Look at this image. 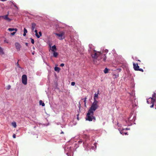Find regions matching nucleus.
Instances as JSON below:
<instances>
[{"label": "nucleus", "instance_id": "1", "mask_svg": "<svg viewBox=\"0 0 156 156\" xmlns=\"http://www.w3.org/2000/svg\"><path fill=\"white\" fill-rule=\"evenodd\" d=\"M98 102H94L92 103L90 109L88 111L87 115L86 120L90 121H92L93 119L95 120V118L93 116L94 112L98 107Z\"/></svg>", "mask_w": 156, "mask_h": 156}, {"label": "nucleus", "instance_id": "2", "mask_svg": "<svg viewBox=\"0 0 156 156\" xmlns=\"http://www.w3.org/2000/svg\"><path fill=\"white\" fill-rule=\"evenodd\" d=\"M91 56L94 59L93 61L94 62L96 59H97L100 62H105L106 60V57L105 55L103 54L99 51L97 52L94 50L93 52L91 53Z\"/></svg>", "mask_w": 156, "mask_h": 156}, {"label": "nucleus", "instance_id": "3", "mask_svg": "<svg viewBox=\"0 0 156 156\" xmlns=\"http://www.w3.org/2000/svg\"><path fill=\"white\" fill-rule=\"evenodd\" d=\"M55 34L58 37V38L60 40L64 39L65 38V32L63 31H61L59 33H55Z\"/></svg>", "mask_w": 156, "mask_h": 156}, {"label": "nucleus", "instance_id": "4", "mask_svg": "<svg viewBox=\"0 0 156 156\" xmlns=\"http://www.w3.org/2000/svg\"><path fill=\"white\" fill-rule=\"evenodd\" d=\"M22 82L25 85H26L27 83V77L26 75L24 74L22 76Z\"/></svg>", "mask_w": 156, "mask_h": 156}, {"label": "nucleus", "instance_id": "5", "mask_svg": "<svg viewBox=\"0 0 156 156\" xmlns=\"http://www.w3.org/2000/svg\"><path fill=\"white\" fill-rule=\"evenodd\" d=\"M155 96V93L153 95L152 97L150 98L149 99L151 101V105L150 106L151 108H152L153 107L154 105V102L155 101V100L154 98Z\"/></svg>", "mask_w": 156, "mask_h": 156}, {"label": "nucleus", "instance_id": "6", "mask_svg": "<svg viewBox=\"0 0 156 156\" xmlns=\"http://www.w3.org/2000/svg\"><path fill=\"white\" fill-rule=\"evenodd\" d=\"M99 91L98 90L97 93L94 94V102H95L96 101V102H98V101L97 100V99H98V95L99 94Z\"/></svg>", "mask_w": 156, "mask_h": 156}, {"label": "nucleus", "instance_id": "7", "mask_svg": "<svg viewBox=\"0 0 156 156\" xmlns=\"http://www.w3.org/2000/svg\"><path fill=\"white\" fill-rule=\"evenodd\" d=\"M16 48L17 51H19L20 50L21 46L19 43L18 42H16L15 44Z\"/></svg>", "mask_w": 156, "mask_h": 156}, {"label": "nucleus", "instance_id": "8", "mask_svg": "<svg viewBox=\"0 0 156 156\" xmlns=\"http://www.w3.org/2000/svg\"><path fill=\"white\" fill-rule=\"evenodd\" d=\"M133 65L134 69L136 71H138V69L139 68V66H138V63H133Z\"/></svg>", "mask_w": 156, "mask_h": 156}, {"label": "nucleus", "instance_id": "9", "mask_svg": "<svg viewBox=\"0 0 156 156\" xmlns=\"http://www.w3.org/2000/svg\"><path fill=\"white\" fill-rule=\"evenodd\" d=\"M2 17L8 22H10L11 20L8 17V15L2 16Z\"/></svg>", "mask_w": 156, "mask_h": 156}, {"label": "nucleus", "instance_id": "10", "mask_svg": "<svg viewBox=\"0 0 156 156\" xmlns=\"http://www.w3.org/2000/svg\"><path fill=\"white\" fill-rule=\"evenodd\" d=\"M36 23H31V29L32 31H34V29L36 28Z\"/></svg>", "mask_w": 156, "mask_h": 156}, {"label": "nucleus", "instance_id": "11", "mask_svg": "<svg viewBox=\"0 0 156 156\" xmlns=\"http://www.w3.org/2000/svg\"><path fill=\"white\" fill-rule=\"evenodd\" d=\"M5 53L3 51V49L0 46V55H3Z\"/></svg>", "mask_w": 156, "mask_h": 156}, {"label": "nucleus", "instance_id": "12", "mask_svg": "<svg viewBox=\"0 0 156 156\" xmlns=\"http://www.w3.org/2000/svg\"><path fill=\"white\" fill-rule=\"evenodd\" d=\"M53 56L54 57L56 58L58 55V53L56 52L55 51H53Z\"/></svg>", "mask_w": 156, "mask_h": 156}, {"label": "nucleus", "instance_id": "13", "mask_svg": "<svg viewBox=\"0 0 156 156\" xmlns=\"http://www.w3.org/2000/svg\"><path fill=\"white\" fill-rule=\"evenodd\" d=\"M52 51H54L56 50V47L55 45H54L51 47Z\"/></svg>", "mask_w": 156, "mask_h": 156}, {"label": "nucleus", "instance_id": "14", "mask_svg": "<svg viewBox=\"0 0 156 156\" xmlns=\"http://www.w3.org/2000/svg\"><path fill=\"white\" fill-rule=\"evenodd\" d=\"M57 72H59L60 70V68L57 67H55L54 69Z\"/></svg>", "mask_w": 156, "mask_h": 156}, {"label": "nucleus", "instance_id": "15", "mask_svg": "<svg viewBox=\"0 0 156 156\" xmlns=\"http://www.w3.org/2000/svg\"><path fill=\"white\" fill-rule=\"evenodd\" d=\"M12 125L14 128H16V123L14 122L12 123Z\"/></svg>", "mask_w": 156, "mask_h": 156}, {"label": "nucleus", "instance_id": "16", "mask_svg": "<svg viewBox=\"0 0 156 156\" xmlns=\"http://www.w3.org/2000/svg\"><path fill=\"white\" fill-rule=\"evenodd\" d=\"M39 104L40 105H41L42 106H44L45 105V104L42 100H40L39 101Z\"/></svg>", "mask_w": 156, "mask_h": 156}, {"label": "nucleus", "instance_id": "17", "mask_svg": "<svg viewBox=\"0 0 156 156\" xmlns=\"http://www.w3.org/2000/svg\"><path fill=\"white\" fill-rule=\"evenodd\" d=\"M125 132V129H123L122 130H121L120 131V133L122 134L123 135H124V132Z\"/></svg>", "mask_w": 156, "mask_h": 156}, {"label": "nucleus", "instance_id": "18", "mask_svg": "<svg viewBox=\"0 0 156 156\" xmlns=\"http://www.w3.org/2000/svg\"><path fill=\"white\" fill-rule=\"evenodd\" d=\"M108 69L107 68H105L104 70V73H108Z\"/></svg>", "mask_w": 156, "mask_h": 156}, {"label": "nucleus", "instance_id": "19", "mask_svg": "<svg viewBox=\"0 0 156 156\" xmlns=\"http://www.w3.org/2000/svg\"><path fill=\"white\" fill-rule=\"evenodd\" d=\"M87 99V98L86 97H85V98L84 99H82L81 100H84V106L85 107H86V100Z\"/></svg>", "mask_w": 156, "mask_h": 156}, {"label": "nucleus", "instance_id": "20", "mask_svg": "<svg viewBox=\"0 0 156 156\" xmlns=\"http://www.w3.org/2000/svg\"><path fill=\"white\" fill-rule=\"evenodd\" d=\"M11 86L10 85H8L6 87V89L9 90L11 88Z\"/></svg>", "mask_w": 156, "mask_h": 156}, {"label": "nucleus", "instance_id": "21", "mask_svg": "<svg viewBox=\"0 0 156 156\" xmlns=\"http://www.w3.org/2000/svg\"><path fill=\"white\" fill-rule=\"evenodd\" d=\"M19 60H18V61L17 62V63H16V65L17 66L18 68H20V65H19V63H18V62H19Z\"/></svg>", "mask_w": 156, "mask_h": 156}, {"label": "nucleus", "instance_id": "22", "mask_svg": "<svg viewBox=\"0 0 156 156\" xmlns=\"http://www.w3.org/2000/svg\"><path fill=\"white\" fill-rule=\"evenodd\" d=\"M113 76H114V78H116L119 76V75H116L115 74H113Z\"/></svg>", "mask_w": 156, "mask_h": 156}, {"label": "nucleus", "instance_id": "23", "mask_svg": "<svg viewBox=\"0 0 156 156\" xmlns=\"http://www.w3.org/2000/svg\"><path fill=\"white\" fill-rule=\"evenodd\" d=\"M35 35L37 38H39L40 37V36L38 34L37 32L35 34Z\"/></svg>", "mask_w": 156, "mask_h": 156}, {"label": "nucleus", "instance_id": "24", "mask_svg": "<svg viewBox=\"0 0 156 156\" xmlns=\"http://www.w3.org/2000/svg\"><path fill=\"white\" fill-rule=\"evenodd\" d=\"M30 39L31 40V42L32 44H34V39L30 38Z\"/></svg>", "mask_w": 156, "mask_h": 156}, {"label": "nucleus", "instance_id": "25", "mask_svg": "<svg viewBox=\"0 0 156 156\" xmlns=\"http://www.w3.org/2000/svg\"><path fill=\"white\" fill-rule=\"evenodd\" d=\"M8 30L9 31H14V28H9L8 29Z\"/></svg>", "mask_w": 156, "mask_h": 156}, {"label": "nucleus", "instance_id": "26", "mask_svg": "<svg viewBox=\"0 0 156 156\" xmlns=\"http://www.w3.org/2000/svg\"><path fill=\"white\" fill-rule=\"evenodd\" d=\"M138 71H141L142 72H143L144 71L143 69H142L139 68V69H138Z\"/></svg>", "mask_w": 156, "mask_h": 156}, {"label": "nucleus", "instance_id": "27", "mask_svg": "<svg viewBox=\"0 0 156 156\" xmlns=\"http://www.w3.org/2000/svg\"><path fill=\"white\" fill-rule=\"evenodd\" d=\"M27 30L25 28H24V33H27Z\"/></svg>", "mask_w": 156, "mask_h": 156}, {"label": "nucleus", "instance_id": "28", "mask_svg": "<svg viewBox=\"0 0 156 156\" xmlns=\"http://www.w3.org/2000/svg\"><path fill=\"white\" fill-rule=\"evenodd\" d=\"M39 36H40V37L42 36V33L41 31H39Z\"/></svg>", "mask_w": 156, "mask_h": 156}, {"label": "nucleus", "instance_id": "29", "mask_svg": "<svg viewBox=\"0 0 156 156\" xmlns=\"http://www.w3.org/2000/svg\"><path fill=\"white\" fill-rule=\"evenodd\" d=\"M75 83L74 82H71V84L72 86H74L75 84Z\"/></svg>", "mask_w": 156, "mask_h": 156}, {"label": "nucleus", "instance_id": "30", "mask_svg": "<svg viewBox=\"0 0 156 156\" xmlns=\"http://www.w3.org/2000/svg\"><path fill=\"white\" fill-rule=\"evenodd\" d=\"M16 34V32H13L11 34L12 35H14Z\"/></svg>", "mask_w": 156, "mask_h": 156}, {"label": "nucleus", "instance_id": "31", "mask_svg": "<svg viewBox=\"0 0 156 156\" xmlns=\"http://www.w3.org/2000/svg\"><path fill=\"white\" fill-rule=\"evenodd\" d=\"M12 136L13 138H15L16 137V135L15 134H14Z\"/></svg>", "mask_w": 156, "mask_h": 156}, {"label": "nucleus", "instance_id": "32", "mask_svg": "<svg viewBox=\"0 0 156 156\" xmlns=\"http://www.w3.org/2000/svg\"><path fill=\"white\" fill-rule=\"evenodd\" d=\"M64 66V63H62L60 64V66L61 67H63Z\"/></svg>", "mask_w": 156, "mask_h": 156}, {"label": "nucleus", "instance_id": "33", "mask_svg": "<svg viewBox=\"0 0 156 156\" xmlns=\"http://www.w3.org/2000/svg\"><path fill=\"white\" fill-rule=\"evenodd\" d=\"M14 6V7H15L17 9H18L17 6H16V4H13Z\"/></svg>", "mask_w": 156, "mask_h": 156}, {"label": "nucleus", "instance_id": "34", "mask_svg": "<svg viewBox=\"0 0 156 156\" xmlns=\"http://www.w3.org/2000/svg\"><path fill=\"white\" fill-rule=\"evenodd\" d=\"M14 30H15V31H17V29L16 28H14Z\"/></svg>", "mask_w": 156, "mask_h": 156}, {"label": "nucleus", "instance_id": "35", "mask_svg": "<svg viewBox=\"0 0 156 156\" xmlns=\"http://www.w3.org/2000/svg\"><path fill=\"white\" fill-rule=\"evenodd\" d=\"M4 42H6L7 43H9V42L7 41L6 40H4Z\"/></svg>", "mask_w": 156, "mask_h": 156}, {"label": "nucleus", "instance_id": "36", "mask_svg": "<svg viewBox=\"0 0 156 156\" xmlns=\"http://www.w3.org/2000/svg\"><path fill=\"white\" fill-rule=\"evenodd\" d=\"M124 133L125 135H128L127 133L126 132V131L125 132H124Z\"/></svg>", "mask_w": 156, "mask_h": 156}, {"label": "nucleus", "instance_id": "37", "mask_svg": "<svg viewBox=\"0 0 156 156\" xmlns=\"http://www.w3.org/2000/svg\"><path fill=\"white\" fill-rule=\"evenodd\" d=\"M34 32H35V34L36 33H37V30H34Z\"/></svg>", "mask_w": 156, "mask_h": 156}, {"label": "nucleus", "instance_id": "38", "mask_svg": "<svg viewBox=\"0 0 156 156\" xmlns=\"http://www.w3.org/2000/svg\"><path fill=\"white\" fill-rule=\"evenodd\" d=\"M26 33H23V36H25L26 35Z\"/></svg>", "mask_w": 156, "mask_h": 156}, {"label": "nucleus", "instance_id": "39", "mask_svg": "<svg viewBox=\"0 0 156 156\" xmlns=\"http://www.w3.org/2000/svg\"><path fill=\"white\" fill-rule=\"evenodd\" d=\"M79 108H80V102H79Z\"/></svg>", "mask_w": 156, "mask_h": 156}, {"label": "nucleus", "instance_id": "40", "mask_svg": "<svg viewBox=\"0 0 156 156\" xmlns=\"http://www.w3.org/2000/svg\"><path fill=\"white\" fill-rule=\"evenodd\" d=\"M26 44V45L27 46H28V43H26V44Z\"/></svg>", "mask_w": 156, "mask_h": 156}, {"label": "nucleus", "instance_id": "41", "mask_svg": "<svg viewBox=\"0 0 156 156\" xmlns=\"http://www.w3.org/2000/svg\"><path fill=\"white\" fill-rule=\"evenodd\" d=\"M147 102L148 103V104H149L150 103H149V101L148 100H147Z\"/></svg>", "mask_w": 156, "mask_h": 156}, {"label": "nucleus", "instance_id": "42", "mask_svg": "<svg viewBox=\"0 0 156 156\" xmlns=\"http://www.w3.org/2000/svg\"><path fill=\"white\" fill-rule=\"evenodd\" d=\"M61 134H64V132L62 131V132H61Z\"/></svg>", "mask_w": 156, "mask_h": 156}, {"label": "nucleus", "instance_id": "43", "mask_svg": "<svg viewBox=\"0 0 156 156\" xmlns=\"http://www.w3.org/2000/svg\"><path fill=\"white\" fill-rule=\"evenodd\" d=\"M125 129V130H127V129H127V128H126V129Z\"/></svg>", "mask_w": 156, "mask_h": 156}, {"label": "nucleus", "instance_id": "44", "mask_svg": "<svg viewBox=\"0 0 156 156\" xmlns=\"http://www.w3.org/2000/svg\"><path fill=\"white\" fill-rule=\"evenodd\" d=\"M155 109H156V105H155Z\"/></svg>", "mask_w": 156, "mask_h": 156}, {"label": "nucleus", "instance_id": "45", "mask_svg": "<svg viewBox=\"0 0 156 156\" xmlns=\"http://www.w3.org/2000/svg\"><path fill=\"white\" fill-rule=\"evenodd\" d=\"M138 61L140 62V60H138Z\"/></svg>", "mask_w": 156, "mask_h": 156}, {"label": "nucleus", "instance_id": "46", "mask_svg": "<svg viewBox=\"0 0 156 156\" xmlns=\"http://www.w3.org/2000/svg\"><path fill=\"white\" fill-rule=\"evenodd\" d=\"M32 54H33V55H34V53H32Z\"/></svg>", "mask_w": 156, "mask_h": 156}, {"label": "nucleus", "instance_id": "47", "mask_svg": "<svg viewBox=\"0 0 156 156\" xmlns=\"http://www.w3.org/2000/svg\"><path fill=\"white\" fill-rule=\"evenodd\" d=\"M2 17V16H0V18Z\"/></svg>", "mask_w": 156, "mask_h": 156}]
</instances>
